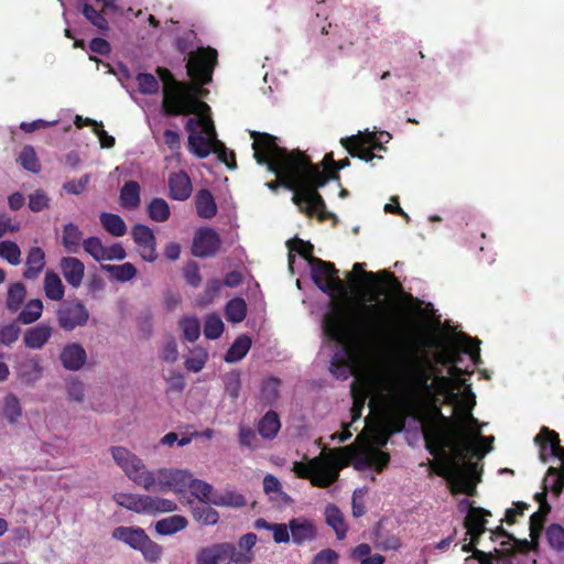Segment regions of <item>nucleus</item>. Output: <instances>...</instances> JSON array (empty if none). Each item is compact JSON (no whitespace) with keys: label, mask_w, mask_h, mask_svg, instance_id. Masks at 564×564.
Here are the masks:
<instances>
[{"label":"nucleus","mask_w":564,"mask_h":564,"mask_svg":"<svg viewBox=\"0 0 564 564\" xmlns=\"http://www.w3.org/2000/svg\"><path fill=\"white\" fill-rule=\"evenodd\" d=\"M253 158L259 165H265L276 177L268 183L275 191L284 187L293 192L292 200L300 212L308 217L326 220L329 214L318 188L327 183V176L310 158L300 150L289 151L280 147L279 139L267 132L250 131Z\"/></svg>","instance_id":"1"},{"label":"nucleus","mask_w":564,"mask_h":564,"mask_svg":"<svg viewBox=\"0 0 564 564\" xmlns=\"http://www.w3.org/2000/svg\"><path fill=\"white\" fill-rule=\"evenodd\" d=\"M218 53L215 48L198 47L189 53L186 72L193 83L177 80L165 67H156L155 73L163 83L162 111L166 117L197 115L210 111L209 106L198 98L202 86L213 79Z\"/></svg>","instance_id":"2"},{"label":"nucleus","mask_w":564,"mask_h":564,"mask_svg":"<svg viewBox=\"0 0 564 564\" xmlns=\"http://www.w3.org/2000/svg\"><path fill=\"white\" fill-rule=\"evenodd\" d=\"M429 402L432 417L423 430L427 452L434 457L447 454L446 449L459 458L476 455V445L465 437L466 426L458 420L443 414L442 400H429Z\"/></svg>","instance_id":"3"},{"label":"nucleus","mask_w":564,"mask_h":564,"mask_svg":"<svg viewBox=\"0 0 564 564\" xmlns=\"http://www.w3.org/2000/svg\"><path fill=\"white\" fill-rule=\"evenodd\" d=\"M323 329L329 339L341 346L340 349L334 354L329 370L337 378L346 379L351 375L358 360L361 341L354 338L347 330L341 310L325 315Z\"/></svg>","instance_id":"4"},{"label":"nucleus","mask_w":564,"mask_h":564,"mask_svg":"<svg viewBox=\"0 0 564 564\" xmlns=\"http://www.w3.org/2000/svg\"><path fill=\"white\" fill-rule=\"evenodd\" d=\"M401 319L382 304H362L354 327L362 339L394 343L400 339Z\"/></svg>","instance_id":"5"},{"label":"nucleus","mask_w":564,"mask_h":564,"mask_svg":"<svg viewBox=\"0 0 564 564\" xmlns=\"http://www.w3.org/2000/svg\"><path fill=\"white\" fill-rule=\"evenodd\" d=\"M343 465L334 453L314 457L308 463L294 462L292 470L302 479H308L317 488H327L337 481Z\"/></svg>","instance_id":"6"},{"label":"nucleus","mask_w":564,"mask_h":564,"mask_svg":"<svg viewBox=\"0 0 564 564\" xmlns=\"http://www.w3.org/2000/svg\"><path fill=\"white\" fill-rule=\"evenodd\" d=\"M465 458H459L455 454H444L436 462H431V469L441 477L452 481L454 491L467 496L476 495V481L471 478L476 465H460Z\"/></svg>","instance_id":"7"},{"label":"nucleus","mask_w":564,"mask_h":564,"mask_svg":"<svg viewBox=\"0 0 564 564\" xmlns=\"http://www.w3.org/2000/svg\"><path fill=\"white\" fill-rule=\"evenodd\" d=\"M110 453L116 464L135 485L150 491L154 484V471L148 470L142 460L123 446H111Z\"/></svg>","instance_id":"8"},{"label":"nucleus","mask_w":564,"mask_h":564,"mask_svg":"<svg viewBox=\"0 0 564 564\" xmlns=\"http://www.w3.org/2000/svg\"><path fill=\"white\" fill-rule=\"evenodd\" d=\"M112 539L121 541L131 549L142 553L145 561L155 563L161 560L163 550L152 541L145 531L139 527H117L111 533Z\"/></svg>","instance_id":"9"},{"label":"nucleus","mask_w":564,"mask_h":564,"mask_svg":"<svg viewBox=\"0 0 564 564\" xmlns=\"http://www.w3.org/2000/svg\"><path fill=\"white\" fill-rule=\"evenodd\" d=\"M253 556L238 551L230 542L200 547L195 555L196 564H249Z\"/></svg>","instance_id":"10"},{"label":"nucleus","mask_w":564,"mask_h":564,"mask_svg":"<svg viewBox=\"0 0 564 564\" xmlns=\"http://www.w3.org/2000/svg\"><path fill=\"white\" fill-rule=\"evenodd\" d=\"M438 368L426 357L413 355L408 362V375L411 387L401 392H412L417 399V391L425 398L432 391L431 382Z\"/></svg>","instance_id":"11"},{"label":"nucleus","mask_w":564,"mask_h":564,"mask_svg":"<svg viewBox=\"0 0 564 564\" xmlns=\"http://www.w3.org/2000/svg\"><path fill=\"white\" fill-rule=\"evenodd\" d=\"M419 410V401L412 392H400L394 401L393 409L384 417V429L390 434L400 433L404 430L406 419L414 416Z\"/></svg>","instance_id":"12"},{"label":"nucleus","mask_w":564,"mask_h":564,"mask_svg":"<svg viewBox=\"0 0 564 564\" xmlns=\"http://www.w3.org/2000/svg\"><path fill=\"white\" fill-rule=\"evenodd\" d=\"M464 404L466 406L467 414L465 417L457 420L467 429L465 437L469 442H473L477 447V454L475 456L481 457L492 449L491 443L494 442V436H481L478 420L470 413L471 409L476 405V397L470 387H467L464 391Z\"/></svg>","instance_id":"13"},{"label":"nucleus","mask_w":564,"mask_h":564,"mask_svg":"<svg viewBox=\"0 0 564 564\" xmlns=\"http://www.w3.org/2000/svg\"><path fill=\"white\" fill-rule=\"evenodd\" d=\"M311 275L314 284L324 293L334 296L345 293V283L337 276L335 264L322 259L311 260Z\"/></svg>","instance_id":"14"},{"label":"nucleus","mask_w":564,"mask_h":564,"mask_svg":"<svg viewBox=\"0 0 564 564\" xmlns=\"http://www.w3.org/2000/svg\"><path fill=\"white\" fill-rule=\"evenodd\" d=\"M340 144L354 158H358L365 162H371L373 159H382L375 151H386V147L378 140L375 132L361 133L341 138Z\"/></svg>","instance_id":"15"},{"label":"nucleus","mask_w":564,"mask_h":564,"mask_svg":"<svg viewBox=\"0 0 564 564\" xmlns=\"http://www.w3.org/2000/svg\"><path fill=\"white\" fill-rule=\"evenodd\" d=\"M192 476L189 471L184 469L161 468L154 473V484L150 491L186 494Z\"/></svg>","instance_id":"16"},{"label":"nucleus","mask_w":564,"mask_h":564,"mask_svg":"<svg viewBox=\"0 0 564 564\" xmlns=\"http://www.w3.org/2000/svg\"><path fill=\"white\" fill-rule=\"evenodd\" d=\"M118 10L117 0L85 1L80 8L85 19L102 34L107 33L110 29L106 15Z\"/></svg>","instance_id":"17"},{"label":"nucleus","mask_w":564,"mask_h":564,"mask_svg":"<svg viewBox=\"0 0 564 564\" xmlns=\"http://www.w3.org/2000/svg\"><path fill=\"white\" fill-rule=\"evenodd\" d=\"M58 325L64 330H73L87 324L89 312L79 300L64 301L57 312Z\"/></svg>","instance_id":"18"},{"label":"nucleus","mask_w":564,"mask_h":564,"mask_svg":"<svg viewBox=\"0 0 564 564\" xmlns=\"http://www.w3.org/2000/svg\"><path fill=\"white\" fill-rule=\"evenodd\" d=\"M354 466L358 470L373 469L381 473L390 463V454L368 446L354 454Z\"/></svg>","instance_id":"19"},{"label":"nucleus","mask_w":564,"mask_h":564,"mask_svg":"<svg viewBox=\"0 0 564 564\" xmlns=\"http://www.w3.org/2000/svg\"><path fill=\"white\" fill-rule=\"evenodd\" d=\"M534 443L540 446V458L542 462L547 460V456L557 457L563 464L564 473V447L561 446L558 434L543 426L540 433L534 437Z\"/></svg>","instance_id":"20"},{"label":"nucleus","mask_w":564,"mask_h":564,"mask_svg":"<svg viewBox=\"0 0 564 564\" xmlns=\"http://www.w3.org/2000/svg\"><path fill=\"white\" fill-rule=\"evenodd\" d=\"M221 245L219 235L213 228H200L195 232L192 253L198 258H208L216 254Z\"/></svg>","instance_id":"21"},{"label":"nucleus","mask_w":564,"mask_h":564,"mask_svg":"<svg viewBox=\"0 0 564 564\" xmlns=\"http://www.w3.org/2000/svg\"><path fill=\"white\" fill-rule=\"evenodd\" d=\"M448 343L451 357L455 359L453 364L458 365L462 362L463 354H468L476 366L481 362L479 348L480 341L477 338H471L467 334L462 333L457 336L456 341L448 340Z\"/></svg>","instance_id":"22"},{"label":"nucleus","mask_w":564,"mask_h":564,"mask_svg":"<svg viewBox=\"0 0 564 564\" xmlns=\"http://www.w3.org/2000/svg\"><path fill=\"white\" fill-rule=\"evenodd\" d=\"M131 236L140 248V256L147 262L158 259L156 241L152 229L145 225L137 224L131 229Z\"/></svg>","instance_id":"23"},{"label":"nucleus","mask_w":564,"mask_h":564,"mask_svg":"<svg viewBox=\"0 0 564 564\" xmlns=\"http://www.w3.org/2000/svg\"><path fill=\"white\" fill-rule=\"evenodd\" d=\"M352 272L355 274H359L365 279L368 283L371 284V288L377 289L378 288V281L380 280L382 283L386 284V288H389L393 291L401 292L402 286L400 282L397 280L394 274L390 271L383 270L378 273L373 272H367L365 271V263L356 262L352 267Z\"/></svg>","instance_id":"24"},{"label":"nucleus","mask_w":564,"mask_h":564,"mask_svg":"<svg viewBox=\"0 0 564 564\" xmlns=\"http://www.w3.org/2000/svg\"><path fill=\"white\" fill-rule=\"evenodd\" d=\"M289 529L294 544L303 545L317 538V530L314 523L305 518H293L289 521Z\"/></svg>","instance_id":"25"},{"label":"nucleus","mask_w":564,"mask_h":564,"mask_svg":"<svg viewBox=\"0 0 564 564\" xmlns=\"http://www.w3.org/2000/svg\"><path fill=\"white\" fill-rule=\"evenodd\" d=\"M169 196L174 200H186L193 192L192 181L185 171L171 173L169 176Z\"/></svg>","instance_id":"26"},{"label":"nucleus","mask_w":564,"mask_h":564,"mask_svg":"<svg viewBox=\"0 0 564 564\" xmlns=\"http://www.w3.org/2000/svg\"><path fill=\"white\" fill-rule=\"evenodd\" d=\"M59 269L65 281L72 288L80 286L85 274V265L82 260L75 257H63L59 261Z\"/></svg>","instance_id":"27"},{"label":"nucleus","mask_w":564,"mask_h":564,"mask_svg":"<svg viewBox=\"0 0 564 564\" xmlns=\"http://www.w3.org/2000/svg\"><path fill=\"white\" fill-rule=\"evenodd\" d=\"M59 360L67 370H79L87 360L84 347L78 343L67 344L61 351Z\"/></svg>","instance_id":"28"},{"label":"nucleus","mask_w":564,"mask_h":564,"mask_svg":"<svg viewBox=\"0 0 564 564\" xmlns=\"http://www.w3.org/2000/svg\"><path fill=\"white\" fill-rule=\"evenodd\" d=\"M431 387L432 391H429L425 397L427 400H441V397H444L443 402H447L457 398L453 392V379L442 375L440 369L434 375Z\"/></svg>","instance_id":"29"},{"label":"nucleus","mask_w":564,"mask_h":564,"mask_svg":"<svg viewBox=\"0 0 564 564\" xmlns=\"http://www.w3.org/2000/svg\"><path fill=\"white\" fill-rule=\"evenodd\" d=\"M46 265V256L41 247H32L29 249L25 259V269L22 276L25 280H36Z\"/></svg>","instance_id":"30"},{"label":"nucleus","mask_w":564,"mask_h":564,"mask_svg":"<svg viewBox=\"0 0 564 564\" xmlns=\"http://www.w3.org/2000/svg\"><path fill=\"white\" fill-rule=\"evenodd\" d=\"M177 510V505L173 500L152 497L148 495L141 496L140 513L155 516L158 513L173 512Z\"/></svg>","instance_id":"31"},{"label":"nucleus","mask_w":564,"mask_h":564,"mask_svg":"<svg viewBox=\"0 0 564 564\" xmlns=\"http://www.w3.org/2000/svg\"><path fill=\"white\" fill-rule=\"evenodd\" d=\"M53 328L47 324H39L28 328L23 335L24 345L30 349H41L51 338Z\"/></svg>","instance_id":"32"},{"label":"nucleus","mask_w":564,"mask_h":564,"mask_svg":"<svg viewBox=\"0 0 564 564\" xmlns=\"http://www.w3.org/2000/svg\"><path fill=\"white\" fill-rule=\"evenodd\" d=\"M195 207L198 217L204 219H210L217 214L215 197L207 188H202L196 193Z\"/></svg>","instance_id":"33"},{"label":"nucleus","mask_w":564,"mask_h":564,"mask_svg":"<svg viewBox=\"0 0 564 564\" xmlns=\"http://www.w3.org/2000/svg\"><path fill=\"white\" fill-rule=\"evenodd\" d=\"M491 516L490 511L480 508L469 506L467 516L465 517L464 525L467 531H476L478 534H484L487 524V517Z\"/></svg>","instance_id":"34"},{"label":"nucleus","mask_w":564,"mask_h":564,"mask_svg":"<svg viewBox=\"0 0 564 564\" xmlns=\"http://www.w3.org/2000/svg\"><path fill=\"white\" fill-rule=\"evenodd\" d=\"M26 288L22 282L10 283L6 294V308L11 313H18L26 299Z\"/></svg>","instance_id":"35"},{"label":"nucleus","mask_w":564,"mask_h":564,"mask_svg":"<svg viewBox=\"0 0 564 564\" xmlns=\"http://www.w3.org/2000/svg\"><path fill=\"white\" fill-rule=\"evenodd\" d=\"M83 231L73 223L64 225L62 245L68 253H77L83 246Z\"/></svg>","instance_id":"36"},{"label":"nucleus","mask_w":564,"mask_h":564,"mask_svg":"<svg viewBox=\"0 0 564 564\" xmlns=\"http://www.w3.org/2000/svg\"><path fill=\"white\" fill-rule=\"evenodd\" d=\"M218 140H212L200 133H192L188 135V150L199 159L207 158L213 151Z\"/></svg>","instance_id":"37"},{"label":"nucleus","mask_w":564,"mask_h":564,"mask_svg":"<svg viewBox=\"0 0 564 564\" xmlns=\"http://www.w3.org/2000/svg\"><path fill=\"white\" fill-rule=\"evenodd\" d=\"M43 313V302L40 299H32L22 305L17 316V322L23 325L35 323Z\"/></svg>","instance_id":"38"},{"label":"nucleus","mask_w":564,"mask_h":564,"mask_svg":"<svg viewBox=\"0 0 564 564\" xmlns=\"http://www.w3.org/2000/svg\"><path fill=\"white\" fill-rule=\"evenodd\" d=\"M188 524L185 517L174 514L164 519L159 520L155 523V531L160 535H172L184 530Z\"/></svg>","instance_id":"39"},{"label":"nucleus","mask_w":564,"mask_h":564,"mask_svg":"<svg viewBox=\"0 0 564 564\" xmlns=\"http://www.w3.org/2000/svg\"><path fill=\"white\" fill-rule=\"evenodd\" d=\"M280 427V417L275 411H268L258 423V432L265 440H273Z\"/></svg>","instance_id":"40"},{"label":"nucleus","mask_w":564,"mask_h":564,"mask_svg":"<svg viewBox=\"0 0 564 564\" xmlns=\"http://www.w3.org/2000/svg\"><path fill=\"white\" fill-rule=\"evenodd\" d=\"M281 383V380L276 377H269L262 381L260 401L264 405L271 406L279 400Z\"/></svg>","instance_id":"41"},{"label":"nucleus","mask_w":564,"mask_h":564,"mask_svg":"<svg viewBox=\"0 0 564 564\" xmlns=\"http://www.w3.org/2000/svg\"><path fill=\"white\" fill-rule=\"evenodd\" d=\"M43 289L45 296L52 301L62 300L65 293V288L59 275L53 271L45 273Z\"/></svg>","instance_id":"42"},{"label":"nucleus","mask_w":564,"mask_h":564,"mask_svg":"<svg viewBox=\"0 0 564 564\" xmlns=\"http://www.w3.org/2000/svg\"><path fill=\"white\" fill-rule=\"evenodd\" d=\"M120 204L127 209H135L140 205V185L135 181H128L120 191Z\"/></svg>","instance_id":"43"},{"label":"nucleus","mask_w":564,"mask_h":564,"mask_svg":"<svg viewBox=\"0 0 564 564\" xmlns=\"http://www.w3.org/2000/svg\"><path fill=\"white\" fill-rule=\"evenodd\" d=\"M325 521L330 528L334 529L339 540L345 538L347 527L344 521V516L337 506L330 503L326 507Z\"/></svg>","instance_id":"44"},{"label":"nucleus","mask_w":564,"mask_h":564,"mask_svg":"<svg viewBox=\"0 0 564 564\" xmlns=\"http://www.w3.org/2000/svg\"><path fill=\"white\" fill-rule=\"evenodd\" d=\"M251 347V339L247 335H240L235 339L231 346L228 348L225 360L226 362L234 364L241 360L249 351Z\"/></svg>","instance_id":"45"},{"label":"nucleus","mask_w":564,"mask_h":564,"mask_svg":"<svg viewBox=\"0 0 564 564\" xmlns=\"http://www.w3.org/2000/svg\"><path fill=\"white\" fill-rule=\"evenodd\" d=\"M99 219L104 229L113 237H122L127 232L126 223L117 214L104 212Z\"/></svg>","instance_id":"46"},{"label":"nucleus","mask_w":564,"mask_h":564,"mask_svg":"<svg viewBox=\"0 0 564 564\" xmlns=\"http://www.w3.org/2000/svg\"><path fill=\"white\" fill-rule=\"evenodd\" d=\"M286 245L290 250V253H289L290 264H292V262L294 261V257L292 256V252L299 253V256H301L303 259H305L307 261L308 265L311 264L312 259H317L313 254L314 246L310 241H304L303 239L295 237V238L289 240L286 242Z\"/></svg>","instance_id":"47"},{"label":"nucleus","mask_w":564,"mask_h":564,"mask_svg":"<svg viewBox=\"0 0 564 564\" xmlns=\"http://www.w3.org/2000/svg\"><path fill=\"white\" fill-rule=\"evenodd\" d=\"M2 414L9 424H15L19 422L22 416V406L15 394L8 393L3 398Z\"/></svg>","instance_id":"48"},{"label":"nucleus","mask_w":564,"mask_h":564,"mask_svg":"<svg viewBox=\"0 0 564 564\" xmlns=\"http://www.w3.org/2000/svg\"><path fill=\"white\" fill-rule=\"evenodd\" d=\"M421 346L424 348L427 347V348L440 349V351L436 352L434 356L433 365H435V366L441 365V366L449 367L455 361V359L451 357L448 341L443 344L442 341L432 338V339L424 340Z\"/></svg>","instance_id":"49"},{"label":"nucleus","mask_w":564,"mask_h":564,"mask_svg":"<svg viewBox=\"0 0 564 564\" xmlns=\"http://www.w3.org/2000/svg\"><path fill=\"white\" fill-rule=\"evenodd\" d=\"M185 129L188 132L196 133L198 129H200L202 133L206 134V138L212 140H216V131L214 127V122L210 117L199 116L197 118H189L186 121Z\"/></svg>","instance_id":"50"},{"label":"nucleus","mask_w":564,"mask_h":564,"mask_svg":"<svg viewBox=\"0 0 564 564\" xmlns=\"http://www.w3.org/2000/svg\"><path fill=\"white\" fill-rule=\"evenodd\" d=\"M101 269L119 282H128L137 275V269L130 262L123 264H101Z\"/></svg>","instance_id":"51"},{"label":"nucleus","mask_w":564,"mask_h":564,"mask_svg":"<svg viewBox=\"0 0 564 564\" xmlns=\"http://www.w3.org/2000/svg\"><path fill=\"white\" fill-rule=\"evenodd\" d=\"M43 367L37 358H31L23 362L20 368V377L23 382L33 384L41 379Z\"/></svg>","instance_id":"52"},{"label":"nucleus","mask_w":564,"mask_h":564,"mask_svg":"<svg viewBox=\"0 0 564 564\" xmlns=\"http://www.w3.org/2000/svg\"><path fill=\"white\" fill-rule=\"evenodd\" d=\"M192 514L194 520L203 525H214L219 520L217 510L206 505V502L192 507Z\"/></svg>","instance_id":"53"},{"label":"nucleus","mask_w":564,"mask_h":564,"mask_svg":"<svg viewBox=\"0 0 564 564\" xmlns=\"http://www.w3.org/2000/svg\"><path fill=\"white\" fill-rule=\"evenodd\" d=\"M226 319L231 323H240L247 316V303L241 297H235L226 304Z\"/></svg>","instance_id":"54"},{"label":"nucleus","mask_w":564,"mask_h":564,"mask_svg":"<svg viewBox=\"0 0 564 564\" xmlns=\"http://www.w3.org/2000/svg\"><path fill=\"white\" fill-rule=\"evenodd\" d=\"M543 486L551 489L552 494L558 497L564 489V473L555 467H549L543 479Z\"/></svg>","instance_id":"55"},{"label":"nucleus","mask_w":564,"mask_h":564,"mask_svg":"<svg viewBox=\"0 0 564 564\" xmlns=\"http://www.w3.org/2000/svg\"><path fill=\"white\" fill-rule=\"evenodd\" d=\"M149 217L158 223L166 221L171 216L170 206L163 198H153L148 205Z\"/></svg>","instance_id":"56"},{"label":"nucleus","mask_w":564,"mask_h":564,"mask_svg":"<svg viewBox=\"0 0 564 564\" xmlns=\"http://www.w3.org/2000/svg\"><path fill=\"white\" fill-rule=\"evenodd\" d=\"M263 490L267 495H271V499H280L285 503L291 501L290 496L282 490L280 480L271 474L263 478Z\"/></svg>","instance_id":"57"},{"label":"nucleus","mask_w":564,"mask_h":564,"mask_svg":"<svg viewBox=\"0 0 564 564\" xmlns=\"http://www.w3.org/2000/svg\"><path fill=\"white\" fill-rule=\"evenodd\" d=\"M188 490L192 496L197 498L200 502H212L213 486L208 482L193 478L189 481Z\"/></svg>","instance_id":"58"},{"label":"nucleus","mask_w":564,"mask_h":564,"mask_svg":"<svg viewBox=\"0 0 564 564\" xmlns=\"http://www.w3.org/2000/svg\"><path fill=\"white\" fill-rule=\"evenodd\" d=\"M135 82L139 91L143 95H154L159 93V80L150 73H139L135 77Z\"/></svg>","instance_id":"59"},{"label":"nucleus","mask_w":564,"mask_h":564,"mask_svg":"<svg viewBox=\"0 0 564 564\" xmlns=\"http://www.w3.org/2000/svg\"><path fill=\"white\" fill-rule=\"evenodd\" d=\"M18 161L25 170L32 173H37L41 170V165L36 156L35 150L31 145L23 147V149L20 152Z\"/></svg>","instance_id":"60"},{"label":"nucleus","mask_w":564,"mask_h":564,"mask_svg":"<svg viewBox=\"0 0 564 564\" xmlns=\"http://www.w3.org/2000/svg\"><path fill=\"white\" fill-rule=\"evenodd\" d=\"M0 257L11 265H18L21 263V250L19 246L11 240L0 242Z\"/></svg>","instance_id":"61"},{"label":"nucleus","mask_w":564,"mask_h":564,"mask_svg":"<svg viewBox=\"0 0 564 564\" xmlns=\"http://www.w3.org/2000/svg\"><path fill=\"white\" fill-rule=\"evenodd\" d=\"M180 327L183 330L184 338L191 343L198 339L200 335V323L196 317H183L180 321Z\"/></svg>","instance_id":"62"},{"label":"nucleus","mask_w":564,"mask_h":564,"mask_svg":"<svg viewBox=\"0 0 564 564\" xmlns=\"http://www.w3.org/2000/svg\"><path fill=\"white\" fill-rule=\"evenodd\" d=\"M224 332V323L219 316L212 314L205 321L204 335L208 339H217Z\"/></svg>","instance_id":"63"},{"label":"nucleus","mask_w":564,"mask_h":564,"mask_svg":"<svg viewBox=\"0 0 564 564\" xmlns=\"http://www.w3.org/2000/svg\"><path fill=\"white\" fill-rule=\"evenodd\" d=\"M546 538L550 545L557 550H564V528L560 524H551L546 530Z\"/></svg>","instance_id":"64"}]
</instances>
